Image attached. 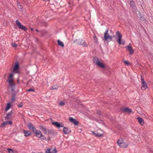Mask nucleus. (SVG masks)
I'll list each match as a JSON object with an SVG mask.
<instances>
[{"label": "nucleus", "instance_id": "1", "mask_svg": "<svg viewBox=\"0 0 153 153\" xmlns=\"http://www.w3.org/2000/svg\"><path fill=\"white\" fill-rule=\"evenodd\" d=\"M14 74L13 73H12L8 76L7 81L9 83L10 86L11 88V90L13 91L15 88V84L13 83V78Z\"/></svg>", "mask_w": 153, "mask_h": 153}, {"label": "nucleus", "instance_id": "2", "mask_svg": "<svg viewBox=\"0 0 153 153\" xmlns=\"http://www.w3.org/2000/svg\"><path fill=\"white\" fill-rule=\"evenodd\" d=\"M122 36L120 33L117 31L116 32V40L118 43L120 45H124L125 44V41L121 40Z\"/></svg>", "mask_w": 153, "mask_h": 153}, {"label": "nucleus", "instance_id": "3", "mask_svg": "<svg viewBox=\"0 0 153 153\" xmlns=\"http://www.w3.org/2000/svg\"><path fill=\"white\" fill-rule=\"evenodd\" d=\"M93 62L97 66L102 68L105 67V65L100 61L98 58L97 57H94L93 59Z\"/></svg>", "mask_w": 153, "mask_h": 153}, {"label": "nucleus", "instance_id": "4", "mask_svg": "<svg viewBox=\"0 0 153 153\" xmlns=\"http://www.w3.org/2000/svg\"><path fill=\"white\" fill-rule=\"evenodd\" d=\"M117 143L118 145L122 148H126L128 146V143L124 142L123 139L121 138L118 140Z\"/></svg>", "mask_w": 153, "mask_h": 153}, {"label": "nucleus", "instance_id": "5", "mask_svg": "<svg viewBox=\"0 0 153 153\" xmlns=\"http://www.w3.org/2000/svg\"><path fill=\"white\" fill-rule=\"evenodd\" d=\"M74 43L79 45H82L84 47H87V44L85 42V41L81 39H76L74 40Z\"/></svg>", "mask_w": 153, "mask_h": 153}, {"label": "nucleus", "instance_id": "6", "mask_svg": "<svg viewBox=\"0 0 153 153\" xmlns=\"http://www.w3.org/2000/svg\"><path fill=\"white\" fill-rule=\"evenodd\" d=\"M125 48L126 49V50L129 52V54L130 55H132L134 53V50L133 49L130 44L126 46L125 47Z\"/></svg>", "mask_w": 153, "mask_h": 153}, {"label": "nucleus", "instance_id": "7", "mask_svg": "<svg viewBox=\"0 0 153 153\" xmlns=\"http://www.w3.org/2000/svg\"><path fill=\"white\" fill-rule=\"evenodd\" d=\"M16 22L17 26L20 29L25 31L27 30V28L25 26L22 25L18 20H17L16 21Z\"/></svg>", "mask_w": 153, "mask_h": 153}, {"label": "nucleus", "instance_id": "8", "mask_svg": "<svg viewBox=\"0 0 153 153\" xmlns=\"http://www.w3.org/2000/svg\"><path fill=\"white\" fill-rule=\"evenodd\" d=\"M19 68V65L18 62H16L14 65L13 69V72L14 73H17L18 72Z\"/></svg>", "mask_w": 153, "mask_h": 153}, {"label": "nucleus", "instance_id": "9", "mask_svg": "<svg viewBox=\"0 0 153 153\" xmlns=\"http://www.w3.org/2000/svg\"><path fill=\"white\" fill-rule=\"evenodd\" d=\"M108 29H107L104 34V38L105 40L107 41L109 39L110 41L112 40V38L108 33Z\"/></svg>", "mask_w": 153, "mask_h": 153}, {"label": "nucleus", "instance_id": "10", "mask_svg": "<svg viewBox=\"0 0 153 153\" xmlns=\"http://www.w3.org/2000/svg\"><path fill=\"white\" fill-rule=\"evenodd\" d=\"M141 84L142 86L141 89L143 90L145 89L147 87V86L146 82L145 81L144 79L141 77Z\"/></svg>", "mask_w": 153, "mask_h": 153}, {"label": "nucleus", "instance_id": "11", "mask_svg": "<svg viewBox=\"0 0 153 153\" xmlns=\"http://www.w3.org/2000/svg\"><path fill=\"white\" fill-rule=\"evenodd\" d=\"M130 4L131 7L132 8V11L134 12H136L137 9L136 6L135 5L134 2L133 1H131L130 2Z\"/></svg>", "mask_w": 153, "mask_h": 153}, {"label": "nucleus", "instance_id": "12", "mask_svg": "<svg viewBox=\"0 0 153 153\" xmlns=\"http://www.w3.org/2000/svg\"><path fill=\"white\" fill-rule=\"evenodd\" d=\"M27 126L30 130L32 131L33 133H35L36 129L32 123H28Z\"/></svg>", "mask_w": 153, "mask_h": 153}, {"label": "nucleus", "instance_id": "13", "mask_svg": "<svg viewBox=\"0 0 153 153\" xmlns=\"http://www.w3.org/2000/svg\"><path fill=\"white\" fill-rule=\"evenodd\" d=\"M52 124L58 128L63 127V125L62 123L57 122H53Z\"/></svg>", "mask_w": 153, "mask_h": 153}, {"label": "nucleus", "instance_id": "14", "mask_svg": "<svg viewBox=\"0 0 153 153\" xmlns=\"http://www.w3.org/2000/svg\"><path fill=\"white\" fill-rule=\"evenodd\" d=\"M34 133L36 134V136L39 138L41 137H43V136L42 135V134L39 130L37 131L36 130V131H35Z\"/></svg>", "mask_w": 153, "mask_h": 153}, {"label": "nucleus", "instance_id": "15", "mask_svg": "<svg viewBox=\"0 0 153 153\" xmlns=\"http://www.w3.org/2000/svg\"><path fill=\"white\" fill-rule=\"evenodd\" d=\"M69 121L73 123L75 125H77L78 124V122L75 119L71 117L69 118Z\"/></svg>", "mask_w": 153, "mask_h": 153}, {"label": "nucleus", "instance_id": "16", "mask_svg": "<svg viewBox=\"0 0 153 153\" xmlns=\"http://www.w3.org/2000/svg\"><path fill=\"white\" fill-rule=\"evenodd\" d=\"M63 131L65 134H68L71 132V131L66 127H64L63 128Z\"/></svg>", "mask_w": 153, "mask_h": 153}, {"label": "nucleus", "instance_id": "17", "mask_svg": "<svg viewBox=\"0 0 153 153\" xmlns=\"http://www.w3.org/2000/svg\"><path fill=\"white\" fill-rule=\"evenodd\" d=\"M92 133L94 135L97 137H100L102 135V134L99 133L98 131H92Z\"/></svg>", "mask_w": 153, "mask_h": 153}, {"label": "nucleus", "instance_id": "18", "mask_svg": "<svg viewBox=\"0 0 153 153\" xmlns=\"http://www.w3.org/2000/svg\"><path fill=\"white\" fill-rule=\"evenodd\" d=\"M139 123L141 125H143L144 124V121L142 118L140 117H138L137 118Z\"/></svg>", "mask_w": 153, "mask_h": 153}, {"label": "nucleus", "instance_id": "19", "mask_svg": "<svg viewBox=\"0 0 153 153\" xmlns=\"http://www.w3.org/2000/svg\"><path fill=\"white\" fill-rule=\"evenodd\" d=\"M24 133L25 134V137H27L31 135V132L30 131H26L24 130Z\"/></svg>", "mask_w": 153, "mask_h": 153}, {"label": "nucleus", "instance_id": "20", "mask_svg": "<svg viewBox=\"0 0 153 153\" xmlns=\"http://www.w3.org/2000/svg\"><path fill=\"white\" fill-rule=\"evenodd\" d=\"M123 111L124 112H128V113H130L132 112L131 110L128 108H124L123 109Z\"/></svg>", "mask_w": 153, "mask_h": 153}, {"label": "nucleus", "instance_id": "21", "mask_svg": "<svg viewBox=\"0 0 153 153\" xmlns=\"http://www.w3.org/2000/svg\"><path fill=\"white\" fill-rule=\"evenodd\" d=\"M57 42L59 45L60 46L62 47H64V45L63 44V42H62L61 41L59 40H58L57 41Z\"/></svg>", "mask_w": 153, "mask_h": 153}, {"label": "nucleus", "instance_id": "22", "mask_svg": "<svg viewBox=\"0 0 153 153\" xmlns=\"http://www.w3.org/2000/svg\"><path fill=\"white\" fill-rule=\"evenodd\" d=\"M12 111H11L10 112H8L7 114V116L5 117V120H8L9 119V116H10L12 114Z\"/></svg>", "mask_w": 153, "mask_h": 153}, {"label": "nucleus", "instance_id": "23", "mask_svg": "<svg viewBox=\"0 0 153 153\" xmlns=\"http://www.w3.org/2000/svg\"><path fill=\"white\" fill-rule=\"evenodd\" d=\"M53 133V131L51 129L48 130L47 133V135L48 134H52Z\"/></svg>", "mask_w": 153, "mask_h": 153}, {"label": "nucleus", "instance_id": "24", "mask_svg": "<svg viewBox=\"0 0 153 153\" xmlns=\"http://www.w3.org/2000/svg\"><path fill=\"white\" fill-rule=\"evenodd\" d=\"M11 107V105L10 103H9L7 104L6 108L5 110L6 111H8L10 108Z\"/></svg>", "mask_w": 153, "mask_h": 153}, {"label": "nucleus", "instance_id": "25", "mask_svg": "<svg viewBox=\"0 0 153 153\" xmlns=\"http://www.w3.org/2000/svg\"><path fill=\"white\" fill-rule=\"evenodd\" d=\"M8 124V122L6 121L4 122L1 125V127H4V126L6 125H7Z\"/></svg>", "mask_w": 153, "mask_h": 153}, {"label": "nucleus", "instance_id": "26", "mask_svg": "<svg viewBox=\"0 0 153 153\" xmlns=\"http://www.w3.org/2000/svg\"><path fill=\"white\" fill-rule=\"evenodd\" d=\"M39 128L40 129L43 131L44 130H45V129H46V128L43 126H39Z\"/></svg>", "mask_w": 153, "mask_h": 153}, {"label": "nucleus", "instance_id": "27", "mask_svg": "<svg viewBox=\"0 0 153 153\" xmlns=\"http://www.w3.org/2000/svg\"><path fill=\"white\" fill-rule=\"evenodd\" d=\"M7 151L9 153H13V150L11 149H8Z\"/></svg>", "mask_w": 153, "mask_h": 153}, {"label": "nucleus", "instance_id": "28", "mask_svg": "<svg viewBox=\"0 0 153 153\" xmlns=\"http://www.w3.org/2000/svg\"><path fill=\"white\" fill-rule=\"evenodd\" d=\"M124 62L125 65H130V63L129 62L127 61H124Z\"/></svg>", "mask_w": 153, "mask_h": 153}, {"label": "nucleus", "instance_id": "29", "mask_svg": "<svg viewBox=\"0 0 153 153\" xmlns=\"http://www.w3.org/2000/svg\"><path fill=\"white\" fill-rule=\"evenodd\" d=\"M51 149H48L46 151H45V152H46V153H51Z\"/></svg>", "mask_w": 153, "mask_h": 153}, {"label": "nucleus", "instance_id": "30", "mask_svg": "<svg viewBox=\"0 0 153 153\" xmlns=\"http://www.w3.org/2000/svg\"><path fill=\"white\" fill-rule=\"evenodd\" d=\"M65 104V103L63 102H61L59 103V105L61 106H63Z\"/></svg>", "mask_w": 153, "mask_h": 153}, {"label": "nucleus", "instance_id": "31", "mask_svg": "<svg viewBox=\"0 0 153 153\" xmlns=\"http://www.w3.org/2000/svg\"><path fill=\"white\" fill-rule=\"evenodd\" d=\"M56 151L55 149H53L52 151L51 152V153H56Z\"/></svg>", "mask_w": 153, "mask_h": 153}, {"label": "nucleus", "instance_id": "32", "mask_svg": "<svg viewBox=\"0 0 153 153\" xmlns=\"http://www.w3.org/2000/svg\"><path fill=\"white\" fill-rule=\"evenodd\" d=\"M12 46L14 47H15V48H16L17 47V45L15 43H13L12 44Z\"/></svg>", "mask_w": 153, "mask_h": 153}, {"label": "nucleus", "instance_id": "33", "mask_svg": "<svg viewBox=\"0 0 153 153\" xmlns=\"http://www.w3.org/2000/svg\"><path fill=\"white\" fill-rule=\"evenodd\" d=\"M34 90L33 89L30 88L27 90V91H34Z\"/></svg>", "mask_w": 153, "mask_h": 153}, {"label": "nucleus", "instance_id": "34", "mask_svg": "<svg viewBox=\"0 0 153 153\" xmlns=\"http://www.w3.org/2000/svg\"><path fill=\"white\" fill-rule=\"evenodd\" d=\"M18 107H22L23 106V104L22 103H21L18 105Z\"/></svg>", "mask_w": 153, "mask_h": 153}, {"label": "nucleus", "instance_id": "35", "mask_svg": "<svg viewBox=\"0 0 153 153\" xmlns=\"http://www.w3.org/2000/svg\"><path fill=\"white\" fill-rule=\"evenodd\" d=\"M48 129L46 128L45 129V130L44 131V133L47 135V133Z\"/></svg>", "mask_w": 153, "mask_h": 153}, {"label": "nucleus", "instance_id": "36", "mask_svg": "<svg viewBox=\"0 0 153 153\" xmlns=\"http://www.w3.org/2000/svg\"><path fill=\"white\" fill-rule=\"evenodd\" d=\"M94 39L96 42H97V38L95 36H94Z\"/></svg>", "mask_w": 153, "mask_h": 153}, {"label": "nucleus", "instance_id": "37", "mask_svg": "<svg viewBox=\"0 0 153 153\" xmlns=\"http://www.w3.org/2000/svg\"><path fill=\"white\" fill-rule=\"evenodd\" d=\"M40 138L42 140H45V137L44 136L43 137H40Z\"/></svg>", "mask_w": 153, "mask_h": 153}, {"label": "nucleus", "instance_id": "38", "mask_svg": "<svg viewBox=\"0 0 153 153\" xmlns=\"http://www.w3.org/2000/svg\"><path fill=\"white\" fill-rule=\"evenodd\" d=\"M8 124H9L10 125H12V122L11 121H10L8 122Z\"/></svg>", "mask_w": 153, "mask_h": 153}, {"label": "nucleus", "instance_id": "39", "mask_svg": "<svg viewBox=\"0 0 153 153\" xmlns=\"http://www.w3.org/2000/svg\"><path fill=\"white\" fill-rule=\"evenodd\" d=\"M140 19H141V20H144V18H143V17H141L140 18Z\"/></svg>", "mask_w": 153, "mask_h": 153}, {"label": "nucleus", "instance_id": "40", "mask_svg": "<svg viewBox=\"0 0 153 153\" xmlns=\"http://www.w3.org/2000/svg\"><path fill=\"white\" fill-rule=\"evenodd\" d=\"M57 88H54L53 87H52V88H51V89H56Z\"/></svg>", "mask_w": 153, "mask_h": 153}, {"label": "nucleus", "instance_id": "41", "mask_svg": "<svg viewBox=\"0 0 153 153\" xmlns=\"http://www.w3.org/2000/svg\"><path fill=\"white\" fill-rule=\"evenodd\" d=\"M31 30L32 31H33V30H34L33 29V28H31Z\"/></svg>", "mask_w": 153, "mask_h": 153}, {"label": "nucleus", "instance_id": "42", "mask_svg": "<svg viewBox=\"0 0 153 153\" xmlns=\"http://www.w3.org/2000/svg\"><path fill=\"white\" fill-rule=\"evenodd\" d=\"M32 153H43L42 152H33Z\"/></svg>", "mask_w": 153, "mask_h": 153}, {"label": "nucleus", "instance_id": "43", "mask_svg": "<svg viewBox=\"0 0 153 153\" xmlns=\"http://www.w3.org/2000/svg\"><path fill=\"white\" fill-rule=\"evenodd\" d=\"M36 32H39V30H38V29H36Z\"/></svg>", "mask_w": 153, "mask_h": 153}, {"label": "nucleus", "instance_id": "44", "mask_svg": "<svg viewBox=\"0 0 153 153\" xmlns=\"http://www.w3.org/2000/svg\"><path fill=\"white\" fill-rule=\"evenodd\" d=\"M15 100V99L14 98H12V101H14Z\"/></svg>", "mask_w": 153, "mask_h": 153}, {"label": "nucleus", "instance_id": "45", "mask_svg": "<svg viewBox=\"0 0 153 153\" xmlns=\"http://www.w3.org/2000/svg\"><path fill=\"white\" fill-rule=\"evenodd\" d=\"M17 81H18V82H19V79H17Z\"/></svg>", "mask_w": 153, "mask_h": 153}]
</instances>
